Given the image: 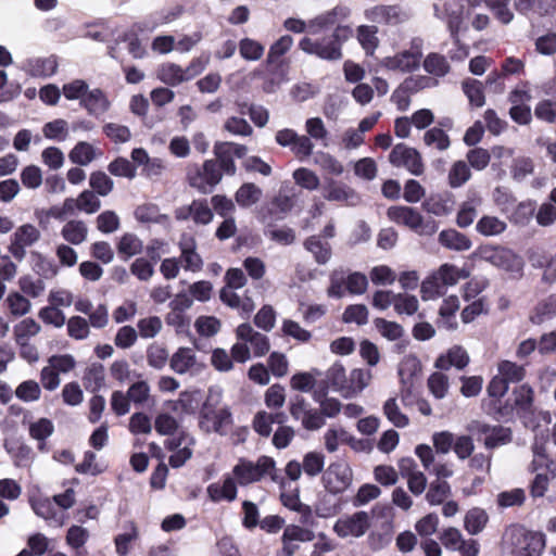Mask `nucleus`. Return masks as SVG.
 I'll list each match as a JSON object with an SVG mask.
<instances>
[{"label":"nucleus","instance_id":"obj_1","mask_svg":"<svg viewBox=\"0 0 556 556\" xmlns=\"http://www.w3.org/2000/svg\"><path fill=\"white\" fill-rule=\"evenodd\" d=\"M353 36V29L349 25H337L330 36L313 39L303 37L299 48L307 53L325 61H339L343 58L342 47Z\"/></svg>","mask_w":556,"mask_h":556},{"label":"nucleus","instance_id":"obj_2","mask_svg":"<svg viewBox=\"0 0 556 556\" xmlns=\"http://www.w3.org/2000/svg\"><path fill=\"white\" fill-rule=\"evenodd\" d=\"M368 288V278L361 271H351L339 267L329 276L327 295L331 299H342L345 292L352 295H362Z\"/></svg>","mask_w":556,"mask_h":556},{"label":"nucleus","instance_id":"obj_3","mask_svg":"<svg viewBox=\"0 0 556 556\" xmlns=\"http://www.w3.org/2000/svg\"><path fill=\"white\" fill-rule=\"evenodd\" d=\"M481 257L491 265L509 274L511 279H520L523 276L525 261L513 250L504 247H484Z\"/></svg>","mask_w":556,"mask_h":556},{"label":"nucleus","instance_id":"obj_4","mask_svg":"<svg viewBox=\"0 0 556 556\" xmlns=\"http://www.w3.org/2000/svg\"><path fill=\"white\" fill-rule=\"evenodd\" d=\"M275 467L276 462L274 458L266 455L258 457L256 463L240 458L238 464L232 468V473L240 485H248L261 481L266 475H269L273 480H276L273 475Z\"/></svg>","mask_w":556,"mask_h":556},{"label":"nucleus","instance_id":"obj_5","mask_svg":"<svg viewBox=\"0 0 556 556\" xmlns=\"http://www.w3.org/2000/svg\"><path fill=\"white\" fill-rule=\"evenodd\" d=\"M506 536L518 556H541L545 547V535L541 532L526 531L521 527H511Z\"/></svg>","mask_w":556,"mask_h":556},{"label":"nucleus","instance_id":"obj_6","mask_svg":"<svg viewBox=\"0 0 556 556\" xmlns=\"http://www.w3.org/2000/svg\"><path fill=\"white\" fill-rule=\"evenodd\" d=\"M223 173L219 170L215 160L204 161L201 167L195 166L187 174V180L190 187L197 189L202 194L211 193L220 182Z\"/></svg>","mask_w":556,"mask_h":556},{"label":"nucleus","instance_id":"obj_7","mask_svg":"<svg viewBox=\"0 0 556 556\" xmlns=\"http://www.w3.org/2000/svg\"><path fill=\"white\" fill-rule=\"evenodd\" d=\"M232 425L233 416L228 405H224L216 410L199 413V428L205 433L215 432L219 435H226Z\"/></svg>","mask_w":556,"mask_h":556},{"label":"nucleus","instance_id":"obj_8","mask_svg":"<svg viewBox=\"0 0 556 556\" xmlns=\"http://www.w3.org/2000/svg\"><path fill=\"white\" fill-rule=\"evenodd\" d=\"M40 238V230L36 226L23 224L11 235L9 252L16 261L22 262L26 256V249L38 242Z\"/></svg>","mask_w":556,"mask_h":556},{"label":"nucleus","instance_id":"obj_9","mask_svg":"<svg viewBox=\"0 0 556 556\" xmlns=\"http://www.w3.org/2000/svg\"><path fill=\"white\" fill-rule=\"evenodd\" d=\"M469 431L478 437L484 435L483 443L489 450L505 445L513 440V431L510 428L500 425L491 426L479 420L471 421Z\"/></svg>","mask_w":556,"mask_h":556},{"label":"nucleus","instance_id":"obj_10","mask_svg":"<svg viewBox=\"0 0 556 556\" xmlns=\"http://www.w3.org/2000/svg\"><path fill=\"white\" fill-rule=\"evenodd\" d=\"M325 489L333 494H341L352 483V470L348 464L337 462L329 465L321 477Z\"/></svg>","mask_w":556,"mask_h":556},{"label":"nucleus","instance_id":"obj_11","mask_svg":"<svg viewBox=\"0 0 556 556\" xmlns=\"http://www.w3.org/2000/svg\"><path fill=\"white\" fill-rule=\"evenodd\" d=\"M389 162L394 167H403L414 176H420L424 173V163L420 153L405 143L395 144L390 154Z\"/></svg>","mask_w":556,"mask_h":556},{"label":"nucleus","instance_id":"obj_12","mask_svg":"<svg viewBox=\"0 0 556 556\" xmlns=\"http://www.w3.org/2000/svg\"><path fill=\"white\" fill-rule=\"evenodd\" d=\"M370 527V518L366 511H356L351 516L340 518L333 526V531L340 538H361Z\"/></svg>","mask_w":556,"mask_h":556},{"label":"nucleus","instance_id":"obj_13","mask_svg":"<svg viewBox=\"0 0 556 556\" xmlns=\"http://www.w3.org/2000/svg\"><path fill=\"white\" fill-rule=\"evenodd\" d=\"M292 200L287 195H277L269 203L263 206L258 213V219L264 227L277 225L286 218L292 210Z\"/></svg>","mask_w":556,"mask_h":556},{"label":"nucleus","instance_id":"obj_14","mask_svg":"<svg viewBox=\"0 0 556 556\" xmlns=\"http://www.w3.org/2000/svg\"><path fill=\"white\" fill-rule=\"evenodd\" d=\"M365 18L372 23L397 25L409 18V14L400 5H375L365 10Z\"/></svg>","mask_w":556,"mask_h":556},{"label":"nucleus","instance_id":"obj_15","mask_svg":"<svg viewBox=\"0 0 556 556\" xmlns=\"http://www.w3.org/2000/svg\"><path fill=\"white\" fill-rule=\"evenodd\" d=\"M236 336L239 340L251 344L254 356L256 357L264 356L270 349L268 337L255 331L248 323L237 327Z\"/></svg>","mask_w":556,"mask_h":556},{"label":"nucleus","instance_id":"obj_16","mask_svg":"<svg viewBox=\"0 0 556 556\" xmlns=\"http://www.w3.org/2000/svg\"><path fill=\"white\" fill-rule=\"evenodd\" d=\"M180 260L185 270L192 273L200 271L203 267V260L197 253V242L192 236L184 233L179 241Z\"/></svg>","mask_w":556,"mask_h":556},{"label":"nucleus","instance_id":"obj_17","mask_svg":"<svg viewBox=\"0 0 556 556\" xmlns=\"http://www.w3.org/2000/svg\"><path fill=\"white\" fill-rule=\"evenodd\" d=\"M21 68L31 77L47 78L55 74L58 62L54 56L28 58Z\"/></svg>","mask_w":556,"mask_h":556},{"label":"nucleus","instance_id":"obj_18","mask_svg":"<svg viewBox=\"0 0 556 556\" xmlns=\"http://www.w3.org/2000/svg\"><path fill=\"white\" fill-rule=\"evenodd\" d=\"M390 220L397 225L405 226L415 231L421 220L419 211L412 206L395 205L390 206L387 211Z\"/></svg>","mask_w":556,"mask_h":556},{"label":"nucleus","instance_id":"obj_19","mask_svg":"<svg viewBox=\"0 0 556 556\" xmlns=\"http://www.w3.org/2000/svg\"><path fill=\"white\" fill-rule=\"evenodd\" d=\"M514 405L519 418L527 420L533 415L534 391L525 383L514 389Z\"/></svg>","mask_w":556,"mask_h":556},{"label":"nucleus","instance_id":"obj_20","mask_svg":"<svg viewBox=\"0 0 556 556\" xmlns=\"http://www.w3.org/2000/svg\"><path fill=\"white\" fill-rule=\"evenodd\" d=\"M324 198L328 201L342 202L350 206H356L362 202V197L346 185L331 182L324 192Z\"/></svg>","mask_w":556,"mask_h":556},{"label":"nucleus","instance_id":"obj_21","mask_svg":"<svg viewBox=\"0 0 556 556\" xmlns=\"http://www.w3.org/2000/svg\"><path fill=\"white\" fill-rule=\"evenodd\" d=\"M79 104L88 112L89 115L97 118L104 114L110 108L108 97L99 88H94L92 90L88 89Z\"/></svg>","mask_w":556,"mask_h":556},{"label":"nucleus","instance_id":"obj_22","mask_svg":"<svg viewBox=\"0 0 556 556\" xmlns=\"http://www.w3.org/2000/svg\"><path fill=\"white\" fill-rule=\"evenodd\" d=\"M348 14L346 9L343 7H336L330 11L319 14L307 23L308 31L312 35H317L323 30L329 29L339 25V17H345Z\"/></svg>","mask_w":556,"mask_h":556},{"label":"nucleus","instance_id":"obj_23","mask_svg":"<svg viewBox=\"0 0 556 556\" xmlns=\"http://www.w3.org/2000/svg\"><path fill=\"white\" fill-rule=\"evenodd\" d=\"M468 363L469 356L466 350L459 345H454L446 354H442L435 359L434 367L440 370H448L452 366L464 369Z\"/></svg>","mask_w":556,"mask_h":556},{"label":"nucleus","instance_id":"obj_24","mask_svg":"<svg viewBox=\"0 0 556 556\" xmlns=\"http://www.w3.org/2000/svg\"><path fill=\"white\" fill-rule=\"evenodd\" d=\"M382 66L389 71L412 73L419 68L420 63L406 50L382 60Z\"/></svg>","mask_w":556,"mask_h":556},{"label":"nucleus","instance_id":"obj_25","mask_svg":"<svg viewBox=\"0 0 556 556\" xmlns=\"http://www.w3.org/2000/svg\"><path fill=\"white\" fill-rule=\"evenodd\" d=\"M31 507L38 517L43 518L50 526L61 527L64 515L56 510L54 504L49 498H40L31 502Z\"/></svg>","mask_w":556,"mask_h":556},{"label":"nucleus","instance_id":"obj_26","mask_svg":"<svg viewBox=\"0 0 556 556\" xmlns=\"http://www.w3.org/2000/svg\"><path fill=\"white\" fill-rule=\"evenodd\" d=\"M556 317V293H552L542 299L534 306L530 316V321L533 325H542L545 321L552 320Z\"/></svg>","mask_w":556,"mask_h":556},{"label":"nucleus","instance_id":"obj_27","mask_svg":"<svg viewBox=\"0 0 556 556\" xmlns=\"http://www.w3.org/2000/svg\"><path fill=\"white\" fill-rule=\"evenodd\" d=\"M207 495L213 502H220L226 500L232 502L237 497V484L232 477L227 476L223 484L211 483L206 489Z\"/></svg>","mask_w":556,"mask_h":556},{"label":"nucleus","instance_id":"obj_28","mask_svg":"<svg viewBox=\"0 0 556 556\" xmlns=\"http://www.w3.org/2000/svg\"><path fill=\"white\" fill-rule=\"evenodd\" d=\"M61 235L68 243L79 245L87 239L88 227L83 220L72 219L62 227Z\"/></svg>","mask_w":556,"mask_h":556},{"label":"nucleus","instance_id":"obj_29","mask_svg":"<svg viewBox=\"0 0 556 556\" xmlns=\"http://www.w3.org/2000/svg\"><path fill=\"white\" fill-rule=\"evenodd\" d=\"M439 242L455 251H467L471 248L470 239L455 229L442 230L439 235Z\"/></svg>","mask_w":556,"mask_h":556},{"label":"nucleus","instance_id":"obj_30","mask_svg":"<svg viewBox=\"0 0 556 556\" xmlns=\"http://www.w3.org/2000/svg\"><path fill=\"white\" fill-rule=\"evenodd\" d=\"M195 365V354L190 348H179L170 357L169 366L178 375L186 374Z\"/></svg>","mask_w":556,"mask_h":556},{"label":"nucleus","instance_id":"obj_31","mask_svg":"<svg viewBox=\"0 0 556 556\" xmlns=\"http://www.w3.org/2000/svg\"><path fill=\"white\" fill-rule=\"evenodd\" d=\"M304 248L311 252L314 260L319 265L327 264L332 255L331 245L323 242L317 236H311L304 241Z\"/></svg>","mask_w":556,"mask_h":556},{"label":"nucleus","instance_id":"obj_32","mask_svg":"<svg viewBox=\"0 0 556 556\" xmlns=\"http://www.w3.org/2000/svg\"><path fill=\"white\" fill-rule=\"evenodd\" d=\"M202 392L200 390L184 391L179 394L174 409H180L185 415H194L200 410Z\"/></svg>","mask_w":556,"mask_h":556},{"label":"nucleus","instance_id":"obj_33","mask_svg":"<svg viewBox=\"0 0 556 556\" xmlns=\"http://www.w3.org/2000/svg\"><path fill=\"white\" fill-rule=\"evenodd\" d=\"M422 67L428 74L434 77H444L451 71L447 59L437 52H431L424 59Z\"/></svg>","mask_w":556,"mask_h":556},{"label":"nucleus","instance_id":"obj_34","mask_svg":"<svg viewBox=\"0 0 556 556\" xmlns=\"http://www.w3.org/2000/svg\"><path fill=\"white\" fill-rule=\"evenodd\" d=\"M143 250L142 241L135 233H124L117 243V252L123 260L140 254Z\"/></svg>","mask_w":556,"mask_h":556},{"label":"nucleus","instance_id":"obj_35","mask_svg":"<svg viewBox=\"0 0 556 556\" xmlns=\"http://www.w3.org/2000/svg\"><path fill=\"white\" fill-rule=\"evenodd\" d=\"M157 78L168 86H178L187 81L185 70L175 63H165L157 70Z\"/></svg>","mask_w":556,"mask_h":556},{"label":"nucleus","instance_id":"obj_36","mask_svg":"<svg viewBox=\"0 0 556 556\" xmlns=\"http://www.w3.org/2000/svg\"><path fill=\"white\" fill-rule=\"evenodd\" d=\"M464 7L455 0H448L444 3V15L452 37H456L463 22Z\"/></svg>","mask_w":556,"mask_h":556},{"label":"nucleus","instance_id":"obj_37","mask_svg":"<svg viewBox=\"0 0 556 556\" xmlns=\"http://www.w3.org/2000/svg\"><path fill=\"white\" fill-rule=\"evenodd\" d=\"M262 189L252 182H245L236 191L235 199L239 206L250 207L262 197Z\"/></svg>","mask_w":556,"mask_h":556},{"label":"nucleus","instance_id":"obj_38","mask_svg":"<svg viewBox=\"0 0 556 556\" xmlns=\"http://www.w3.org/2000/svg\"><path fill=\"white\" fill-rule=\"evenodd\" d=\"M488 520L489 516L486 511L482 508L475 507L467 511L464 526L470 534L476 535L484 529Z\"/></svg>","mask_w":556,"mask_h":556},{"label":"nucleus","instance_id":"obj_39","mask_svg":"<svg viewBox=\"0 0 556 556\" xmlns=\"http://www.w3.org/2000/svg\"><path fill=\"white\" fill-rule=\"evenodd\" d=\"M85 389L89 392H98L104 386V366L94 363L87 368L84 378Z\"/></svg>","mask_w":556,"mask_h":556},{"label":"nucleus","instance_id":"obj_40","mask_svg":"<svg viewBox=\"0 0 556 556\" xmlns=\"http://www.w3.org/2000/svg\"><path fill=\"white\" fill-rule=\"evenodd\" d=\"M462 87L471 105L477 108L484 105L483 85L480 80L467 78L463 81Z\"/></svg>","mask_w":556,"mask_h":556},{"label":"nucleus","instance_id":"obj_41","mask_svg":"<svg viewBox=\"0 0 556 556\" xmlns=\"http://www.w3.org/2000/svg\"><path fill=\"white\" fill-rule=\"evenodd\" d=\"M34 270L46 279L53 278L58 274V267L52 260L47 258L37 251L30 252Z\"/></svg>","mask_w":556,"mask_h":556},{"label":"nucleus","instance_id":"obj_42","mask_svg":"<svg viewBox=\"0 0 556 556\" xmlns=\"http://www.w3.org/2000/svg\"><path fill=\"white\" fill-rule=\"evenodd\" d=\"M263 232L266 238L282 245H290L295 241V231L287 226L281 228H277V225L266 226Z\"/></svg>","mask_w":556,"mask_h":556},{"label":"nucleus","instance_id":"obj_43","mask_svg":"<svg viewBox=\"0 0 556 556\" xmlns=\"http://www.w3.org/2000/svg\"><path fill=\"white\" fill-rule=\"evenodd\" d=\"M68 157L72 163L79 166H86L93 161L94 149L90 143L86 141H79L71 150Z\"/></svg>","mask_w":556,"mask_h":556},{"label":"nucleus","instance_id":"obj_44","mask_svg":"<svg viewBox=\"0 0 556 556\" xmlns=\"http://www.w3.org/2000/svg\"><path fill=\"white\" fill-rule=\"evenodd\" d=\"M224 147L222 142H216L214 146V154L218 164L219 170L228 176H233L237 172V167L233 161V156Z\"/></svg>","mask_w":556,"mask_h":556},{"label":"nucleus","instance_id":"obj_45","mask_svg":"<svg viewBox=\"0 0 556 556\" xmlns=\"http://www.w3.org/2000/svg\"><path fill=\"white\" fill-rule=\"evenodd\" d=\"M424 142L427 147H434L439 151H445L451 146L446 131L439 127H432L424 134Z\"/></svg>","mask_w":556,"mask_h":556},{"label":"nucleus","instance_id":"obj_46","mask_svg":"<svg viewBox=\"0 0 556 556\" xmlns=\"http://www.w3.org/2000/svg\"><path fill=\"white\" fill-rule=\"evenodd\" d=\"M89 185L94 193L100 197H106L114 188L113 179L104 172H93L89 177Z\"/></svg>","mask_w":556,"mask_h":556},{"label":"nucleus","instance_id":"obj_47","mask_svg":"<svg viewBox=\"0 0 556 556\" xmlns=\"http://www.w3.org/2000/svg\"><path fill=\"white\" fill-rule=\"evenodd\" d=\"M476 229L486 237L497 236L505 231L506 224L495 216H483L478 220Z\"/></svg>","mask_w":556,"mask_h":556},{"label":"nucleus","instance_id":"obj_48","mask_svg":"<svg viewBox=\"0 0 556 556\" xmlns=\"http://www.w3.org/2000/svg\"><path fill=\"white\" fill-rule=\"evenodd\" d=\"M420 293L424 301L437 299L445 293V288L435 273L421 282Z\"/></svg>","mask_w":556,"mask_h":556},{"label":"nucleus","instance_id":"obj_49","mask_svg":"<svg viewBox=\"0 0 556 556\" xmlns=\"http://www.w3.org/2000/svg\"><path fill=\"white\" fill-rule=\"evenodd\" d=\"M369 312L364 304L348 305L342 314V320L345 324H356L364 326L368 323Z\"/></svg>","mask_w":556,"mask_h":556},{"label":"nucleus","instance_id":"obj_50","mask_svg":"<svg viewBox=\"0 0 556 556\" xmlns=\"http://www.w3.org/2000/svg\"><path fill=\"white\" fill-rule=\"evenodd\" d=\"M451 494V485L446 481L435 480L430 483L426 500L430 505H440Z\"/></svg>","mask_w":556,"mask_h":556},{"label":"nucleus","instance_id":"obj_51","mask_svg":"<svg viewBox=\"0 0 556 556\" xmlns=\"http://www.w3.org/2000/svg\"><path fill=\"white\" fill-rule=\"evenodd\" d=\"M374 325L379 333L389 341L399 340L404 333V329L400 324L381 317H377L374 320Z\"/></svg>","mask_w":556,"mask_h":556},{"label":"nucleus","instance_id":"obj_52","mask_svg":"<svg viewBox=\"0 0 556 556\" xmlns=\"http://www.w3.org/2000/svg\"><path fill=\"white\" fill-rule=\"evenodd\" d=\"M383 414L388 420L397 428H404L409 424V419L404 415L396 403L395 397H390L383 404Z\"/></svg>","mask_w":556,"mask_h":556},{"label":"nucleus","instance_id":"obj_53","mask_svg":"<svg viewBox=\"0 0 556 556\" xmlns=\"http://www.w3.org/2000/svg\"><path fill=\"white\" fill-rule=\"evenodd\" d=\"M471 177L469 166L465 161H456L448 173V184L452 188H459Z\"/></svg>","mask_w":556,"mask_h":556},{"label":"nucleus","instance_id":"obj_54","mask_svg":"<svg viewBox=\"0 0 556 556\" xmlns=\"http://www.w3.org/2000/svg\"><path fill=\"white\" fill-rule=\"evenodd\" d=\"M110 174L116 177L134 179L137 174L136 166L126 157L118 156L108 165Z\"/></svg>","mask_w":556,"mask_h":556},{"label":"nucleus","instance_id":"obj_55","mask_svg":"<svg viewBox=\"0 0 556 556\" xmlns=\"http://www.w3.org/2000/svg\"><path fill=\"white\" fill-rule=\"evenodd\" d=\"M42 132L47 139L64 141L68 135L67 122L62 118L48 122L42 127Z\"/></svg>","mask_w":556,"mask_h":556},{"label":"nucleus","instance_id":"obj_56","mask_svg":"<svg viewBox=\"0 0 556 556\" xmlns=\"http://www.w3.org/2000/svg\"><path fill=\"white\" fill-rule=\"evenodd\" d=\"M498 372L508 383L520 382L526 376L525 367L510 361H502L498 364Z\"/></svg>","mask_w":556,"mask_h":556},{"label":"nucleus","instance_id":"obj_57","mask_svg":"<svg viewBox=\"0 0 556 556\" xmlns=\"http://www.w3.org/2000/svg\"><path fill=\"white\" fill-rule=\"evenodd\" d=\"M303 471L309 477H316L324 470L325 456L318 452H308L304 455Z\"/></svg>","mask_w":556,"mask_h":556},{"label":"nucleus","instance_id":"obj_58","mask_svg":"<svg viewBox=\"0 0 556 556\" xmlns=\"http://www.w3.org/2000/svg\"><path fill=\"white\" fill-rule=\"evenodd\" d=\"M121 42L127 43L128 52L134 59H142L147 54L146 48L142 46L141 40L134 31H127L119 35L116 38V45Z\"/></svg>","mask_w":556,"mask_h":556},{"label":"nucleus","instance_id":"obj_59","mask_svg":"<svg viewBox=\"0 0 556 556\" xmlns=\"http://www.w3.org/2000/svg\"><path fill=\"white\" fill-rule=\"evenodd\" d=\"M97 229L102 233H112L119 229L121 220L118 215L111 210H106L99 214L96 219Z\"/></svg>","mask_w":556,"mask_h":556},{"label":"nucleus","instance_id":"obj_60","mask_svg":"<svg viewBox=\"0 0 556 556\" xmlns=\"http://www.w3.org/2000/svg\"><path fill=\"white\" fill-rule=\"evenodd\" d=\"M326 381L334 391L348 389V379L343 365L334 363L326 372Z\"/></svg>","mask_w":556,"mask_h":556},{"label":"nucleus","instance_id":"obj_61","mask_svg":"<svg viewBox=\"0 0 556 556\" xmlns=\"http://www.w3.org/2000/svg\"><path fill=\"white\" fill-rule=\"evenodd\" d=\"M148 365L154 369H162L168 362L167 350L157 343L151 344L147 350Z\"/></svg>","mask_w":556,"mask_h":556},{"label":"nucleus","instance_id":"obj_62","mask_svg":"<svg viewBox=\"0 0 556 556\" xmlns=\"http://www.w3.org/2000/svg\"><path fill=\"white\" fill-rule=\"evenodd\" d=\"M293 179L296 185L309 191L318 189L320 181L318 176L311 169L300 167L293 172Z\"/></svg>","mask_w":556,"mask_h":556},{"label":"nucleus","instance_id":"obj_63","mask_svg":"<svg viewBox=\"0 0 556 556\" xmlns=\"http://www.w3.org/2000/svg\"><path fill=\"white\" fill-rule=\"evenodd\" d=\"M213 212L205 199L192 201V220L198 225H207L213 220Z\"/></svg>","mask_w":556,"mask_h":556},{"label":"nucleus","instance_id":"obj_64","mask_svg":"<svg viewBox=\"0 0 556 556\" xmlns=\"http://www.w3.org/2000/svg\"><path fill=\"white\" fill-rule=\"evenodd\" d=\"M41 394L40 387L35 380H26L17 386L15 395L23 402H34L39 400Z\"/></svg>","mask_w":556,"mask_h":556}]
</instances>
